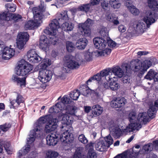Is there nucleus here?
Wrapping results in <instances>:
<instances>
[{
	"instance_id": "nucleus-12",
	"label": "nucleus",
	"mask_w": 158,
	"mask_h": 158,
	"mask_svg": "<svg viewBox=\"0 0 158 158\" xmlns=\"http://www.w3.org/2000/svg\"><path fill=\"white\" fill-rule=\"evenodd\" d=\"M42 134V131H40V126L36 125V127L30 131L29 137L27 139V143L31 144L34 142L36 138L40 137Z\"/></svg>"
},
{
	"instance_id": "nucleus-35",
	"label": "nucleus",
	"mask_w": 158,
	"mask_h": 158,
	"mask_svg": "<svg viewBox=\"0 0 158 158\" xmlns=\"http://www.w3.org/2000/svg\"><path fill=\"white\" fill-rule=\"evenodd\" d=\"M122 133V131L118 127L113 128L110 131V133L113 136L116 138H118L120 137Z\"/></svg>"
},
{
	"instance_id": "nucleus-59",
	"label": "nucleus",
	"mask_w": 158,
	"mask_h": 158,
	"mask_svg": "<svg viewBox=\"0 0 158 158\" xmlns=\"http://www.w3.org/2000/svg\"><path fill=\"white\" fill-rule=\"evenodd\" d=\"M78 138L80 142L83 144H86L88 142V140L85 137V135L83 134L79 135Z\"/></svg>"
},
{
	"instance_id": "nucleus-46",
	"label": "nucleus",
	"mask_w": 158,
	"mask_h": 158,
	"mask_svg": "<svg viewBox=\"0 0 158 158\" xmlns=\"http://www.w3.org/2000/svg\"><path fill=\"white\" fill-rule=\"evenodd\" d=\"M22 17L21 15L15 14H12L11 13V20H13L15 22H17L22 20Z\"/></svg>"
},
{
	"instance_id": "nucleus-40",
	"label": "nucleus",
	"mask_w": 158,
	"mask_h": 158,
	"mask_svg": "<svg viewBox=\"0 0 158 158\" xmlns=\"http://www.w3.org/2000/svg\"><path fill=\"white\" fill-rule=\"evenodd\" d=\"M158 110L155 106H150V108L148 111V117L153 118L155 117V112Z\"/></svg>"
},
{
	"instance_id": "nucleus-56",
	"label": "nucleus",
	"mask_w": 158,
	"mask_h": 158,
	"mask_svg": "<svg viewBox=\"0 0 158 158\" xmlns=\"http://www.w3.org/2000/svg\"><path fill=\"white\" fill-rule=\"evenodd\" d=\"M85 60L87 61H91L92 59V54L89 52H85L84 54Z\"/></svg>"
},
{
	"instance_id": "nucleus-28",
	"label": "nucleus",
	"mask_w": 158,
	"mask_h": 158,
	"mask_svg": "<svg viewBox=\"0 0 158 158\" xmlns=\"http://www.w3.org/2000/svg\"><path fill=\"white\" fill-rule=\"evenodd\" d=\"M11 80L14 82H16L20 86L25 85L26 83V77L22 78L19 77L17 75H13L11 77Z\"/></svg>"
},
{
	"instance_id": "nucleus-64",
	"label": "nucleus",
	"mask_w": 158,
	"mask_h": 158,
	"mask_svg": "<svg viewBox=\"0 0 158 158\" xmlns=\"http://www.w3.org/2000/svg\"><path fill=\"white\" fill-rule=\"evenodd\" d=\"M107 42L108 45L111 47H114L116 45V43L111 40H108L107 41Z\"/></svg>"
},
{
	"instance_id": "nucleus-29",
	"label": "nucleus",
	"mask_w": 158,
	"mask_h": 158,
	"mask_svg": "<svg viewBox=\"0 0 158 158\" xmlns=\"http://www.w3.org/2000/svg\"><path fill=\"white\" fill-rule=\"evenodd\" d=\"M106 146L104 141H100L95 143L96 150L100 152L105 151L106 149Z\"/></svg>"
},
{
	"instance_id": "nucleus-60",
	"label": "nucleus",
	"mask_w": 158,
	"mask_h": 158,
	"mask_svg": "<svg viewBox=\"0 0 158 158\" xmlns=\"http://www.w3.org/2000/svg\"><path fill=\"white\" fill-rule=\"evenodd\" d=\"M97 154L94 151H88L87 158H97Z\"/></svg>"
},
{
	"instance_id": "nucleus-53",
	"label": "nucleus",
	"mask_w": 158,
	"mask_h": 158,
	"mask_svg": "<svg viewBox=\"0 0 158 158\" xmlns=\"http://www.w3.org/2000/svg\"><path fill=\"white\" fill-rule=\"evenodd\" d=\"M5 7L8 11L14 12L16 10L15 5L13 4H7L5 5Z\"/></svg>"
},
{
	"instance_id": "nucleus-26",
	"label": "nucleus",
	"mask_w": 158,
	"mask_h": 158,
	"mask_svg": "<svg viewBox=\"0 0 158 158\" xmlns=\"http://www.w3.org/2000/svg\"><path fill=\"white\" fill-rule=\"evenodd\" d=\"M93 109L92 114L95 117L98 116L100 115L102 113L103 109L98 105H96L92 107Z\"/></svg>"
},
{
	"instance_id": "nucleus-55",
	"label": "nucleus",
	"mask_w": 158,
	"mask_h": 158,
	"mask_svg": "<svg viewBox=\"0 0 158 158\" xmlns=\"http://www.w3.org/2000/svg\"><path fill=\"white\" fill-rule=\"evenodd\" d=\"M11 124L10 123H5L0 126V128L4 132L7 131L11 127Z\"/></svg>"
},
{
	"instance_id": "nucleus-48",
	"label": "nucleus",
	"mask_w": 158,
	"mask_h": 158,
	"mask_svg": "<svg viewBox=\"0 0 158 158\" xmlns=\"http://www.w3.org/2000/svg\"><path fill=\"white\" fill-rule=\"evenodd\" d=\"M109 87L110 89L113 90H116L120 87L119 84L115 81L110 82L109 84Z\"/></svg>"
},
{
	"instance_id": "nucleus-49",
	"label": "nucleus",
	"mask_w": 158,
	"mask_h": 158,
	"mask_svg": "<svg viewBox=\"0 0 158 158\" xmlns=\"http://www.w3.org/2000/svg\"><path fill=\"white\" fill-rule=\"evenodd\" d=\"M155 71L153 70H150L145 76V78L150 80H152L155 75Z\"/></svg>"
},
{
	"instance_id": "nucleus-58",
	"label": "nucleus",
	"mask_w": 158,
	"mask_h": 158,
	"mask_svg": "<svg viewBox=\"0 0 158 158\" xmlns=\"http://www.w3.org/2000/svg\"><path fill=\"white\" fill-rule=\"evenodd\" d=\"M105 139L106 142L107 143H108V145L107 146L108 147V148L109 147L110 145H111L113 143V139L110 135H108L106 137H105Z\"/></svg>"
},
{
	"instance_id": "nucleus-63",
	"label": "nucleus",
	"mask_w": 158,
	"mask_h": 158,
	"mask_svg": "<svg viewBox=\"0 0 158 158\" xmlns=\"http://www.w3.org/2000/svg\"><path fill=\"white\" fill-rule=\"evenodd\" d=\"M126 27L123 25H120L118 27V30L120 32L123 33L126 31Z\"/></svg>"
},
{
	"instance_id": "nucleus-39",
	"label": "nucleus",
	"mask_w": 158,
	"mask_h": 158,
	"mask_svg": "<svg viewBox=\"0 0 158 158\" xmlns=\"http://www.w3.org/2000/svg\"><path fill=\"white\" fill-rule=\"evenodd\" d=\"M81 94L84 96H87L90 92V90L86 85H82L80 88Z\"/></svg>"
},
{
	"instance_id": "nucleus-33",
	"label": "nucleus",
	"mask_w": 158,
	"mask_h": 158,
	"mask_svg": "<svg viewBox=\"0 0 158 158\" xmlns=\"http://www.w3.org/2000/svg\"><path fill=\"white\" fill-rule=\"evenodd\" d=\"M148 5L152 10L158 11V3L156 0H148Z\"/></svg>"
},
{
	"instance_id": "nucleus-10",
	"label": "nucleus",
	"mask_w": 158,
	"mask_h": 158,
	"mask_svg": "<svg viewBox=\"0 0 158 158\" xmlns=\"http://www.w3.org/2000/svg\"><path fill=\"white\" fill-rule=\"evenodd\" d=\"M52 75V72L49 70L40 69L39 71L38 79L43 83L49 81Z\"/></svg>"
},
{
	"instance_id": "nucleus-30",
	"label": "nucleus",
	"mask_w": 158,
	"mask_h": 158,
	"mask_svg": "<svg viewBox=\"0 0 158 158\" xmlns=\"http://www.w3.org/2000/svg\"><path fill=\"white\" fill-rule=\"evenodd\" d=\"M11 13L9 11H5L0 14V21L2 23V21H8L11 19Z\"/></svg>"
},
{
	"instance_id": "nucleus-62",
	"label": "nucleus",
	"mask_w": 158,
	"mask_h": 158,
	"mask_svg": "<svg viewBox=\"0 0 158 158\" xmlns=\"http://www.w3.org/2000/svg\"><path fill=\"white\" fill-rule=\"evenodd\" d=\"M94 143L90 142L86 145V148L88 150V151H94L93 148Z\"/></svg>"
},
{
	"instance_id": "nucleus-18",
	"label": "nucleus",
	"mask_w": 158,
	"mask_h": 158,
	"mask_svg": "<svg viewBox=\"0 0 158 158\" xmlns=\"http://www.w3.org/2000/svg\"><path fill=\"white\" fill-rule=\"evenodd\" d=\"M142 127L140 124L137 123H133L130 124L125 128L122 130V132L127 134L129 132L133 131L135 130H139Z\"/></svg>"
},
{
	"instance_id": "nucleus-17",
	"label": "nucleus",
	"mask_w": 158,
	"mask_h": 158,
	"mask_svg": "<svg viewBox=\"0 0 158 158\" xmlns=\"http://www.w3.org/2000/svg\"><path fill=\"white\" fill-rule=\"evenodd\" d=\"M58 119H51L47 123L45 126V131L46 133H49L53 131L57 128V123Z\"/></svg>"
},
{
	"instance_id": "nucleus-31",
	"label": "nucleus",
	"mask_w": 158,
	"mask_h": 158,
	"mask_svg": "<svg viewBox=\"0 0 158 158\" xmlns=\"http://www.w3.org/2000/svg\"><path fill=\"white\" fill-rule=\"evenodd\" d=\"M99 33L100 38H104L106 39V38L109 35V32L106 27H100L99 29Z\"/></svg>"
},
{
	"instance_id": "nucleus-4",
	"label": "nucleus",
	"mask_w": 158,
	"mask_h": 158,
	"mask_svg": "<svg viewBox=\"0 0 158 158\" xmlns=\"http://www.w3.org/2000/svg\"><path fill=\"white\" fill-rule=\"evenodd\" d=\"M44 11L43 9H41V6H39V7L33 8L32 11L34 20H31L27 22L25 25V28L30 29L38 27L42 23L41 20L44 17L43 13Z\"/></svg>"
},
{
	"instance_id": "nucleus-15",
	"label": "nucleus",
	"mask_w": 158,
	"mask_h": 158,
	"mask_svg": "<svg viewBox=\"0 0 158 158\" xmlns=\"http://www.w3.org/2000/svg\"><path fill=\"white\" fill-rule=\"evenodd\" d=\"M101 74L102 77H105V79L107 81L116 80V76L111 71V69L110 68L103 70L101 71Z\"/></svg>"
},
{
	"instance_id": "nucleus-27",
	"label": "nucleus",
	"mask_w": 158,
	"mask_h": 158,
	"mask_svg": "<svg viewBox=\"0 0 158 158\" xmlns=\"http://www.w3.org/2000/svg\"><path fill=\"white\" fill-rule=\"evenodd\" d=\"M126 6L130 10V12L133 15H137L139 13V10L132 3L129 2H127L126 3Z\"/></svg>"
},
{
	"instance_id": "nucleus-34",
	"label": "nucleus",
	"mask_w": 158,
	"mask_h": 158,
	"mask_svg": "<svg viewBox=\"0 0 158 158\" xmlns=\"http://www.w3.org/2000/svg\"><path fill=\"white\" fill-rule=\"evenodd\" d=\"M62 30L66 32L71 31L74 27V25L72 23H65L61 25Z\"/></svg>"
},
{
	"instance_id": "nucleus-42",
	"label": "nucleus",
	"mask_w": 158,
	"mask_h": 158,
	"mask_svg": "<svg viewBox=\"0 0 158 158\" xmlns=\"http://www.w3.org/2000/svg\"><path fill=\"white\" fill-rule=\"evenodd\" d=\"M128 118L130 122V124L133 123H137L136 121V115L135 112L132 111L130 112L128 115Z\"/></svg>"
},
{
	"instance_id": "nucleus-1",
	"label": "nucleus",
	"mask_w": 158,
	"mask_h": 158,
	"mask_svg": "<svg viewBox=\"0 0 158 158\" xmlns=\"http://www.w3.org/2000/svg\"><path fill=\"white\" fill-rule=\"evenodd\" d=\"M68 20L67 11H64V12L58 13L56 18L53 19L49 24L50 27L44 30V32L49 35L50 41L52 44H55V42L58 40L56 35L57 29L60 27V24Z\"/></svg>"
},
{
	"instance_id": "nucleus-45",
	"label": "nucleus",
	"mask_w": 158,
	"mask_h": 158,
	"mask_svg": "<svg viewBox=\"0 0 158 158\" xmlns=\"http://www.w3.org/2000/svg\"><path fill=\"white\" fill-rule=\"evenodd\" d=\"M109 2L111 6L114 9H118L120 7L121 4L118 1L116 0H107Z\"/></svg>"
},
{
	"instance_id": "nucleus-8",
	"label": "nucleus",
	"mask_w": 158,
	"mask_h": 158,
	"mask_svg": "<svg viewBox=\"0 0 158 158\" xmlns=\"http://www.w3.org/2000/svg\"><path fill=\"white\" fill-rule=\"evenodd\" d=\"M75 58L77 61H76L72 60V57L69 55H67L65 57L66 61V65L70 69H76L80 66V63L83 62L84 60L81 55L78 56L77 55L75 56Z\"/></svg>"
},
{
	"instance_id": "nucleus-2",
	"label": "nucleus",
	"mask_w": 158,
	"mask_h": 158,
	"mask_svg": "<svg viewBox=\"0 0 158 158\" xmlns=\"http://www.w3.org/2000/svg\"><path fill=\"white\" fill-rule=\"evenodd\" d=\"M63 116L62 123L64 125L62 127V128H64L65 131L61 134L60 136V140L62 142L71 143L74 139V137L73 134V128L70 125L72 117L66 113L63 114Z\"/></svg>"
},
{
	"instance_id": "nucleus-44",
	"label": "nucleus",
	"mask_w": 158,
	"mask_h": 158,
	"mask_svg": "<svg viewBox=\"0 0 158 158\" xmlns=\"http://www.w3.org/2000/svg\"><path fill=\"white\" fill-rule=\"evenodd\" d=\"M80 92L78 90H75L71 92L69 96L72 99L76 100L80 95Z\"/></svg>"
},
{
	"instance_id": "nucleus-7",
	"label": "nucleus",
	"mask_w": 158,
	"mask_h": 158,
	"mask_svg": "<svg viewBox=\"0 0 158 158\" xmlns=\"http://www.w3.org/2000/svg\"><path fill=\"white\" fill-rule=\"evenodd\" d=\"M152 65V62L149 59L145 60L142 63L138 59L132 61L130 64V67H134L135 69L141 70L143 74L146 72Z\"/></svg>"
},
{
	"instance_id": "nucleus-32",
	"label": "nucleus",
	"mask_w": 158,
	"mask_h": 158,
	"mask_svg": "<svg viewBox=\"0 0 158 158\" xmlns=\"http://www.w3.org/2000/svg\"><path fill=\"white\" fill-rule=\"evenodd\" d=\"M96 51L95 52V55L97 56H106L110 54L111 50L109 48H106L104 50Z\"/></svg>"
},
{
	"instance_id": "nucleus-38",
	"label": "nucleus",
	"mask_w": 158,
	"mask_h": 158,
	"mask_svg": "<svg viewBox=\"0 0 158 158\" xmlns=\"http://www.w3.org/2000/svg\"><path fill=\"white\" fill-rule=\"evenodd\" d=\"M51 60L48 58L44 59L40 64V69H47L46 68L51 65Z\"/></svg>"
},
{
	"instance_id": "nucleus-9",
	"label": "nucleus",
	"mask_w": 158,
	"mask_h": 158,
	"mask_svg": "<svg viewBox=\"0 0 158 158\" xmlns=\"http://www.w3.org/2000/svg\"><path fill=\"white\" fill-rule=\"evenodd\" d=\"M29 35L27 32L19 33L17 39V47L19 49H22L24 48L25 44L29 39Z\"/></svg>"
},
{
	"instance_id": "nucleus-23",
	"label": "nucleus",
	"mask_w": 158,
	"mask_h": 158,
	"mask_svg": "<svg viewBox=\"0 0 158 158\" xmlns=\"http://www.w3.org/2000/svg\"><path fill=\"white\" fill-rule=\"evenodd\" d=\"M137 120L139 122L137 123L140 124L141 125V123L145 124L148 122V114L146 112L139 113L138 114Z\"/></svg>"
},
{
	"instance_id": "nucleus-52",
	"label": "nucleus",
	"mask_w": 158,
	"mask_h": 158,
	"mask_svg": "<svg viewBox=\"0 0 158 158\" xmlns=\"http://www.w3.org/2000/svg\"><path fill=\"white\" fill-rule=\"evenodd\" d=\"M41 57H40L37 54L36 55V56H33V57H32L30 59H28V60L29 62L33 63H38L39 61H41Z\"/></svg>"
},
{
	"instance_id": "nucleus-36",
	"label": "nucleus",
	"mask_w": 158,
	"mask_h": 158,
	"mask_svg": "<svg viewBox=\"0 0 158 158\" xmlns=\"http://www.w3.org/2000/svg\"><path fill=\"white\" fill-rule=\"evenodd\" d=\"M82 147L77 148L73 155V158H86L85 156L82 155Z\"/></svg>"
},
{
	"instance_id": "nucleus-54",
	"label": "nucleus",
	"mask_w": 158,
	"mask_h": 158,
	"mask_svg": "<svg viewBox=\"0 0 158 158\" xmlns=\"http://www.w3.org/2000/svg\"><path fill=\"white\" fill-rule=\"evenodd\" d=\"M122 81L124 84H130L131 81V77L127 74H125L122 78Z\"/></svg>"
},
{
	"instance_id": "nucleus-3",
	"label": "nucleus",
	"mask_w": 158,
	"mask_h": 158,
	"mask_svg": "<svg viewBox=\"0 0 158 158\" xmlns=\"http://www.w3.org/2000/svg\"><path fill=\"white\" fill-rule=\"evenodd\" d=\"M158 18L156 13L150 10L147 11L143 18V21H140L137 24L136 28H134L135 31L138 33L143 32L146 29V25L144 22L146 24L147 27L149 28L151 25L156 22Z\"/></svg>"
},
{
	"instance_id": "nucleus-14",
	"label": "nucleus",
	"mask_w": 158,
	"mask_h": 158,
	"mask_svg": "<svg viewBox=\"0 0 158 158\" xmlns=\"http://www.w3.org/2000/svg\"><path fill=\"white\" fill-rule=\"evenodd\" d=\"M93 42L95 47L99 50L104 49L107 44L106 39L100 37L95 38L93 39Z\"/></svg>"
},
{
	"instance_id": "nucleus-61",
	"label": "nucleus",
	"mask_w": 158,
	"mask_h": 158,
	"mask_svg": "<svg viewBox=\"0 0 158 158\" xmlns=\"http://www.w3.org/2000/svg\"><path fill=\"white\" fill-rule=\"evenodd\" d=\"M107 20L110 22H112L116 17L115 15L111 13H107L106 15Z\"/></svg>"
},
{
	"instance_id": "nucleus-50",
	"label": "nucleus",
	"mask_w": 158,
	"mask_h": 158,
	"mask_svg": "<svg viewBox=\"0 0 158 158\" xmlns=\"http://www.w3.org/2000/svg\"><path fill=\"white\" fill-rule=\"evenodd\" d=\"M37 55V54L35 49H32L29 50L27 53V57L28 60V59H30L32 57H33V56H36Z\"/></svg>"
},
{
	"instance_id": "nucleus-6",
	"label": "nucleus",
	"mask_w": 158,
	"mask_h": 158,
	"mask_svg": "<svg viewBox=\"0 0 158 158\" xmlns=\"http://www.w3.org/2000/svg\"><path fill=\"white\" fill-rule=\"evenodd\" d=\"M70 102L69 98L66 96H64L61 99V102H58L55 106L51 107L49 110L50 113H58L60 111L65 110L67 106Z\"/></svg>"
},
{
	"instance_id": "nucleus-21",
	"label": "nucleus",
	"mask_w": 158,
	"mask_h": 158,
	"mask_svg": "<svg viewBox=\"0 0 158 158\" xmlns=\"http://www.w3.org/2000/svg\"><path fill=\"white\" fill-rule=\"evenodd\" d=\"M49 44V41L46 36L41 35L40 40V47L44 51L46 50L48 48Z\"/></svg>"
},
{
	"instance_id": "nucleus-41",
	"label": "nucleus",
	"mask_w": 158,
	"mask_h": 158,
	"mask_svg": "<svg viewBox=\"0 0 158 158\" xmlns=\"http://www.w3.org/2000/svg\"><path fill=\"white\" fill-rule=\"evenodd\" d=\"M67 110V114L74 115L77 112V108L74 106L69 105L67 106V108L65 110Z\"/></svg>"
},
{
	"instance_id": "nucleus-20",
	"label": "nucleus",
	"mask_w": 158,
	"mask_h": 158,
	"mask_svg": "<svg viewBox=\"0 0 158 158\" xmlns=\"http://www.w3.org/2000/svg\"><path fill=\"white\" fill-rule=\"evenodd\" d=\"M126 102V101L125 98H119L112 100L110 103V105L114 108H120L123 106Z\"/></svg>"
},
{
	"instance_id": "nucleus-47",
	"label": "nucleus",
	"mask_w": 158,
	"mask_h": 158,
	"mask_svg": "<svg viewBox=\"0 0 158 158\" xmlns=\"http://www.w3.org/2000/svg\"><path fill=\"white\" fill-rule=\"evenodd\" d=\"M102 77L101 74V72L100 73H98L96 75L94 76L93 77L89 78L87 81V84L88 85V83L89 82L92 81H99L101 79V77Z\"/></svg>"
},
{
	"instance_id": "nucleus-57",
	"label": "nucleus",
	"mask_w": 158,
	"mask_h": 158,
	"mask_svg": "<svg viewBox=\"0 0 158 158\" xmlns=\"http://www.w3.org/2000/svg\"><path fill=\"white\" fill-rule=\"evenodd\" d=\"M66 47L67 51L69 52H72L74 49V45L71 42L69 41L67 42Z\"/></svg>"
},
{
	"instance_id": "nucleus-11",
	"label": "nucleus",
	"mask_w": 158,
	"mask_h": 158,
	"mask_svg": "<svg viewBox=\"0 0 158 158\" xmlns=\"http://www.w3.org/2000/svg\"><path fill=\"white\" fill-rule=\"evenodd\" d=\"M92 20L88 19L87 20L83 23L79 24L78 25L79 30L82 35L85 36H89L91 34V31L89 28Z\"/></svg>"
},
{
	"instance_id": "nucleus-43",
	"label": "nucleus",
	"mask_w": 158,
	"mask_h": 158,
	"mask_svg": "<svg viewBox=\"0 0 158 158\" xmlns=\"http://www.w3.org/2000/svg\"><path fill=\"white\" fill-rule=\"evenodd\" d=\"M91 5L90 2L86 4H84L79 6L78 9L81 11L87 12L89 11Z\"/></svg>"
},
{
	"instance_id": "nucleus-51",
	"label": "nucleus",
	"mask_w": 158,
	"mask_h": 158,
	"mask_svg": "<svg viewBox=\"0 0 158 158\" xmlns=\"http://www.w3.org/2000/svg\"><path fill=\"white\" fill-rule=\"evenodd\" d=\"M153 148V144L149 143L144 145L143 147V150L145 152H149L152 151Z\"/></svg>"
},
{
	"instance_id": "nucleus-24",
	"label": "nucleus",
	"mask_w": 158,
	"mask_h": 158,
	"mask_svg": "<svg viewBox=\"0 0 158 158\" xmlns=\"http://www.w3.org/2000/svg\"><path fill=\"white\" fill-rule=\"evenodd\" d=\"M50 116L46 115L44 117H42L39 118L37 122L35 123L34 125L35 128L36 127V125L40 126V131L41 130V124L45 123H47L51 119Z\"/></svg>"
},
{
	"instance_id": "nucleus-25",
	"label": "nucleus",
	"mask_w": 158,
	"mask_h": 158,
	"mask_svg": "<svg viewBox=\"0 0 158 158\" xmlns=\"http://www.w3.org/2000/svg\"><path fill=\"white\" fill-rule=\"evenodd\" d=\"M24 100L22 96L19 94H18L16 100H14L10 102L11 106L10 108H15L17 107L21 103L23 102Z\"/></svg>"
},
{
	"instance_id": "nucleus-19",
	"label": "nucleus",
	"mask_w": 158,
	"mask_h": 158,
	"mask_svg": "<svg viewBox=\"0 0 158 158\" xmlns=\"http://www.w3.org/2000/svg\"><path fill=\"white\" fill-rule=\"evenodd\" d=\"M15 52L14 49L6 47L3 49L2 52V58L5 60H9L14 55Z\"/></svg>"
},
{
	"instance_id": "nucleus-16",
	"label": "nucleus",
	"mask_w": 158,
	"mask_h": 158,
	"mask_svg": "<svg viewBox=\"0 0 158 158\" xmlns=\"http://www.w3.org/2000/svg\"><path fill=\"white\" fill-rule=\"evenodd\" d=\"M61 135L58 134H51L48 135L46 138L47 144L49 146L56 145L58 141V138Z\"/></svg>"
},
{
	"instance_id": "nucleus-5",
	"label": "nucleus",
	"mask_w": 158,
	"mask_h": 158,
	"mask_svg": "<svg viewBox=\"0 0 158 158\" xmlns=\"http://www.w3.org/2000/svg\"><path fill=\"white\" fill-rule=\"evenodd\" d=\"M33 68L32 65L27 63L24 60H21L19 62L16 73L17 75L24 76L26 78L27 75Z\"/></svg>"
},
{
	"instance_id": "nucleus-22",
	"label": "nucleus",
	"mask_w": 158,
	"mask_h": 158,
	"mask_svg": "<svg viewBox=\"0 0 158 158\" xmlns=\"http://www.w3.org/2000/svg\"><path fill=\"white\" fill-rule=\"evenodd\" d=\"M88 42V41L85 38H81L77 40L76 46L78 49L83 50L87 45Z\"/></svg>"
},
{
	"instance_id": "nucleus-37",
	"label": "nucleus",
	"mask_w": 158,
	"mask_h": 158,
	"mask_svg": "<svg viewBox=\"0 0 158 158\" xmlns=\"http://www.w3.org/2000/svg\"><path fill=\"white\" fill-rule=\"evenodd\" d=\"M59 154L55 151L52 150H49L46 153V158H57L58 157Z\"/></svg>"
},
{
	"instance_id": "nucleus-13",
	"label": "nucleus",
	"mask_w": 158,
	"mask_h": 158,
	"mask_svg": "<svg viewBox=\"0 0 158 158\" xmlns=\"http://www.w3.org/2000/svg\"><path fill=\"white\" fill-rule=\"evenodd\" d=\"M123 70L118 66H116L111 68V71L116 76L119 78H121L124 74L125 71L127 73L129 72V65L128 64H125L124 67L123 66Z\"/></svg>"
}]
</instances>
